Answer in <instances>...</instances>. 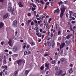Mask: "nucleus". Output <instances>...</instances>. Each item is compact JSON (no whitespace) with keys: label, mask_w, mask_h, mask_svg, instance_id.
<instances>
[{"label":"nucleus","mask_w":76,"mask_h":76,"mask_svg":"<svg viewBox=\"0 0 76 76\" xmlns=\"http://www.w3.org/2000/svg\"><path fill=\"white\" fill-rule=\"evenodd\" d=\"M61 14L60 15L61 18H62L63 16V14L64 13L65 10H66V7H64V5H63L61 8Z\"/></svg>","instance_id":"obj_1"},{"label":"nucleus","mask_w":76,"mask_h":76,"mask_svg":"<svg viewBox=\"0 0 76 76\" xmlns=\"http://www.w3.org/2000/svg\"><path fill=\"white\" fill-rule=\"evenodd\" d=\"M71 42V40H69L68 41L67 40H66L65 42L66 43V46H68L69 44H70V42Z\"/></svg>","instance_id":"obj_2"},{"label":"nucleus","mask_w":76,"mask_h":76,"mask_svg":"<svg viewBox=\"0 0 76 76\" xmlns=\"http://www.w3.org/2000/svg\"><path fill=\"white\" fill-rule=\"evenodd\" d=\"M18 48H17V47H14L13 48V51H14V52H16L18 51Z\"/></svg>","instance_id":"obj_3"},{"label":"nucleus","mask_w":76,"mask_h":76,"mask_svg":"<svg viewBox=\"0 0 76 76\" xmlns=\"http://www.w3.org/2000/svg\"><path fill=\"white\" fill-rule=\"evenodd\" d=\"M8 10L9 12H12V7L10 6H9L8 7Z\"/></svg>","instance_id":"obj_4"},{"label":"nucleus","mask_w":76,"mask_h":76,"mask_svg":"<svg viewBox=\"0 0 76 76\" xmlns=\"http://www.w3.org/2000/svg\"><path fill=\"white\" fill-rule=\"evenodd\" d=\"M7 17H8V14H4L3 16V18L4 19H6Z\"/></svg>","instance_id":"obj_5"},{"label":"nucleus","mask_w":76,"mask_h":76,"mask_svg":"<svg viewBox=\"0 0 76 76\" xmlns=\"http://www.w3.org/2000/svg\"><path fill=\"white\" fill-rule=\"evenodd\" d=\"M53 12L54 13H58H58H60V10H59V9L58 8L57 10H55Z\"/></svg>","instance_id":"obj_6"},{"label":"nucleus","mask_w":76,"mask_h":76,"mask_svg":"<svg viewBox=\"0 0 76 76\" xmlns=\"http://www.w3.org/2000/svg\"><path fill=\"white\" fill-rule=\"evenodd\" d=\"M73 36V34H70L67 35L66 36V38L67 39H69L70 37H72Z\"/></svg>","instance_id":"obj_7"},{"label":"nucleus","mask_w":76,"mask_h":76,"mask_svg":"<svg viewBox=\"0 0 76 76\" xmlns=\"http://www.w3.org/2000/svg\"><path fill=\"white\" fill-rule=\"evenodd\" d=\"M17 63L18 64L19 66H20V64H22V61L19 60L17 61Z\"/></svg>","instance_id":"obj_8"},{"label":"nucleus","mask_w":76,"mask_h":76,"mask_svg":"<svg viewBox=\"0 0 76 76\" xmlns=\"http://www.w3.org/2000/svg\"><path fill=\"white\" fill-rule=\"evenodd\" d=\"M18 4L20 7H23V6L22 4V3H21V2H19Z\"/></svg>","instance_id":"obj_9"},{"label":"nucleus","mask_w":76,"mask_h":76,"mask_svg":"<svg viewBox=\"0 0 76 76\" xmlns=\"http://www.w3.org/2000/svg\"><path fill=\"white\" fill-rule=\"evenodd\" d=\"M64 45H65V43L64 42L63 43H62L61 45L60 46V48L61 49L62 48H63L64 46Z\"/></svg>","instance_id":"obj_10"},{"label":"nucleus","mask_w":76,"mask_h":76,"mask_svg":"<svg viewBox=\"0 0 76 76\" xmlns=\"http://www.w3.org/2000/svg\"><path fill=\"white\" fill-rule=\"evenodd\" d=\"M12 39H10L9 40V41L8 42V44L11 47H12Z\"/></svg>","instance_id":"obj_11"},{"label":"nucleus","mask_w":76,"mask_h":76,"mask_svg":"<svg viewBox=\"0 0 76 76\" xmlns=\"http://www.w3.org/2000/svg\"><path fill=\"white\" fill-rule=\"evenodd\" d=\"M13 24L14 26H15L17 25V21L15 20L13 22Z\"/></svg>","instance_id":"obj_12"},{"label":"nucleus","mask_w":76,"mask_h":76,"mask_svg":"<svg viewBox=\"0 0 76 76\" xmlns=\"http://www.w3.org/2000/svg\"><path fill=\"white\" fill-rule=\"evenodd\" d=\"M60 61L62 62H64L66 61V59L64 58H62L60 59Z\"/></svg>","instance_id":"obj_13"},{"label":"nucleus","mask_w":76,"mask_h":76,"mask_svg":"<svg viewBox=\"0 0 76 76\" xmlns=\"http://www.w3.org/2000/svg\"><path fill=\"white\" fill-rule=\"evenodd\" d=\"M4 24L2 23H0V29L3 27Z\"/></svg>","instance_id":"obj_14"},{"label":"nucleus","mask_w":76,"mask_h":76,"mask_svg":"<svg viewBox=\"0 0 76 76\" xmlns=\"http://www.w3.org/2000/svg\"><path fill=\"white\" fill-rule=\"evenodd\" d=\"M29 70L28 69V70H26L25 72V74L26 75H27L28 74V73H29Z\"/></svg>","instance_id":"obj_15"},{"label":"nucleus","mask_w":76,"mask_h":76,"mask_svg":"<svg viewBox=\"0 0 76 76\" xmlns=\"http://www.w3.org/2000/svg\"><path fill=\"white\" fill-rule=\"evenodd\" d=\"M36 35H37L39 37H42L41 35H39V33H36Z\"/></svg>","instance_id":"obj_16"},{"label":"nucleus","mask_w":76,"mask_h":76,"mask_svg":"<svg viewBox=\"0 0 76 76\" xmlns=\"http://www.w3.org/2000/svg\"><path fill=\"white\" fill-rule=\"evenodd\" d=\"M45 66L46 67L49 68V65H48V64L47 63H45Z\"/></svg>","instance_id":"obj_17"},{"label":"nucleus","mask_w":76,"mask_h":76,"mask_svg":"<svg viewBox=\"0 0 76 76\" xmlns=\"http://www.w3.org/2000/svg\"><path fill=\"white\" fill-rule=\"evenodd\" d=\"M38 27L36 26L34 28V30H36L37 32H38Z\"/></svg>","instance_id":"obj_18"},{"label":"nucleus","mask_w":76,"mask_h":76,"mask_svg":"<svg viewBox=\"0 0 76 76\" xmlns=\"http://www.w3.org/2000/svg\"><path fill=\"white\" fill-rule=\"evenodd\" d=\"M31 44V45L33 46L35 44V43L33 42H32L30 43Z\"/></svg>","instance_id":"obj_19"},{"label":"nucleus","mask_w":76,"mask_h":76,"mask_svg":"<svg viewBox=\"0 0 76 76\" xmlns=\"http://www.w3.org/2000/svg\"><path fill=\"white\" fill-rule=\"evenodd\" d=\"M73 72V70H72V68H71L69 70V73H72Z\"/></svg>","instance_id":"obj_20"},{"label":"nucleus","mask_w":76,"mask_h":76,"mask_svg":"<svg viewBox=\"0 0 76 76\" xmlns=\"http://www.w3.org/2000/svg\"><path fill=\"white\" fill-rule=\"evenodd\" d=\"M3 63L4 64H6V59H4L3 60Z\"/></svg>","instance_id":"obj_21"},{"label":"nucleus","mask_w":76,"mask_h":76,"mask_svg":"<svg viewBox=\"0 0 76 76\" xmlns=\"http://www.w3.org/2000/svg\"><path fill=\"white\" fill-rule=\"evenodd\" d=\"M30 5H31L33 6V7H36V5H35L33 3L31 4Z\"/></svg>","instance_id":"obj_22"},{"label":"nucleus","mask_w":76,"mask_h":76,"mask_svg":"<svg viewBox=\"0 0 76 76\" xmlns=\"http://www.w3.org/2000/svg\"><path fill=\"white\" fill-rule=\"evenodd\" d=\"M40 1V3H42V4H45V2H44L43 1V0H41Z\"/></svg>","instance_id":"obj_23"},{"label":"nucleus","mask_w":76,"mask_h":76,"mask_svg":"<svg viewBox=\"0 0 76 76\" xmlns=\"http://www.w3.org/2000/svg\"><path fill=\"white\" fill-rule=\"evenodd\" d=\"M54 45H55V43H54V41H53L52 42V46L53 47H54Z\"/></svg>","instance_id":"obj_24"},{"label":"nucleus","mask_w":76,"mask_h":76,"mask_svg":"<svg viewBox=\"0 0 76 76\" xmlns=\"http://www.w3.org/2000/svg\"><path fill=\"white\" fill-rule=\"evenodd\" d=\"M58 4L59 6H60V5H61V4H63V2L61 1L60 2H59L58 3Z\"/></svg>","instance_id":"obj_25"},{"label":"nucleus","mask_w":76,"mask_h":76,"mask_svg":"<svg viewBox=\"0 0 76 76\" xmlns=\"http://www.w3.org/2000/svg\"><path fill=\"white\" fill-rule=\"evenodd\" d=\"M48 45L49 47H50V45H51V43L49 41L48 42Z\"/></svg>","instance_id":"obj_26"},{"label":"nucleus","mask_w":76,"mask_h":76,"mask_svg":"<svg viewBox=\"0 0 76 76\" xmlns=\"http://www.w3.org/2000/svg\"><path fill=\"white\" fill-rule=\"evenodd\" d=\"M51 20H52L51 19V18H50L48 20H49L48 22V23H50V22H51Z\"/></svg>","instance_id":"obj_27"},{"label":"nucleus","mask_w":76,"mask_h":76,"mask_svg":"<svg viewBox=\"0 0 76 76\" xmlns=\"http://www.w3.org/2000/svg\"><path fill=\"white\" fill-rule=\"evenodd\" d=\"M13 56L14 57H18V54H15L13 55Z\"/></svg>","instance_id":"obj_28"},{"label":"nucleus","mask_w":76,"mask_h":76,"mask_svg":"<svg viewBox=\"0 0 76 76\" xmlns=\"http://www.w3.org/2000/svg\"><path fill=\"white\" fill-rule=\"evenodd\" d=\"M70 29L71 31H73V28H72V26H70Z\"/></svg>","instance_id":"obj_29"},{"label":"nucleus","mask_w":76,"mask_h":76,"mask_svg":"<svg viewBox=\"0 0 76 76\" xmlns=\"http://www.w3.org/2000/svg\"><path fill=\"white\" fill-rule=\"evenodd\" d=\"M15 76H16L17 75V71H15L14 72Z\"/></svg>","instance_id":"obj_30"},{"label":"nucleus","mask_w":76,"mask_h":76,"mask_svg":"<svg viewBox=\"0 0 76 76\" xmlns=\"http://www.w3.org/2000/svg\"><path fill=\"white\" fill-rule=\"evenodd\" d=\"M34 22L35 23H37V22H38V21H37L36 20H34Z\"/></svg>","instance_id":"obj_31"},{"label":"nucleus","mask_w":76,"mask_h":76,"mask_svg":"<svg viewBox=\"0 0 76 76\" xmlns=\"http://www.w3.org/2000/svg\"><path fill=\"white\" fill-rule=\"evenodd\" d=\"M40 69H41V70H43V69H44V66H42L40 67Z\"/></svg>","instance_id":"obj_32"},{"label":"nucleus","mask_w":76,"mask_h":76,"mask_svg":"<svg viewBox=\"0 0 76 76\" xmlns=\"http://www.w3.org/2000/svg\"><path fill=\"white\" fill-rule=\"evenodd\" d=\"M24 55H26L27 54V51H25L24 53Z\"/></svg>","instance_id":"obj_33"},{"label":"nucleus","mask_w":76,"mask_h":76,"mask_svg":"<svg viewBox=\"0 0 76 76\" xmlns=\"http://www.w3.org/2000/svg\"><path fill=\"white\" fill-rule=\"evenodd\" d=\"M12 13L13 15H14V14H15V11H14V10L13 9L12 10Z\"/></svg>","instance_id":"obj_34"},{"label":"nucleus","mask_w":76,"mask_h":76,"mask_svg":"<svg viewBox=\"0 0 76 76\" xmlns=\"http://www.w3.org/2000/svg\"><path fill=\"white\" fill-rule=\"evenodd\" d=\"M44 56L45 57H46V56H48V54H45V55H44Z\"/></svg>","instance_id":"obj_35"},{"label":"nucleus","mask_w":76,"mask_h":76,"mask_svg":"<svg viewBox=\"0 0 76 76\" xmlns=\"http://www.w3.org/2000/svg\"><path fill=\"white\" fill-rule=\"evenodd\" d=\"M35 10V8H32V11H34V10Z\"/></svg>","instance_id":"obj_36"},{"label":"nucleus","mask_w":76,"mask_h":76,"mask_svg":"<svg viewBox=\"0 0 76 76\" xmlns=\"http://www.w3.org/2000/svg\"><path fill=\"white\" fill-rule=\"evenodd\" d=\"M2 73H3V72H1L0 73L1 76H3V75H2Z\"/></svg>","instance_id":"obj_37"},{"label":"nucleus","mask_w":76,"mask_h":76,"mask_svg":"<svg viewBox=\"0 0 76 76\" xmlns=\"http://www.w3.org/2000/svg\"><path fill=\"white\" fill-rule=\"evenodd\" d=\"M72 23H76V21H73L72 22Z\"/></svg>","instance_id":"obj_38"},{"label":"nucleus","mask_w":76,"mask_h":76,"mask_svg":"<svg viewBox=\"0 0 76 76\" xmlns=\"http://www.w3.org/2000/svg\"><path fill=\"white\" fill-rule=\"evenodd\" d=\"M1 56H0V62L2 60V59H1Z\"/></svg>","instance_id":"obj_39"},{"label":"nucleus","mask_w":76,"mask_h":76,"mask_svg":"<svg viewBox=\"0 0 76 76\" xmlns=\"http://www.w3.org/2000/svg\"><path fill=\"white\" fill-rule=\"evenodd\" d=\"M1 44L3 45L4 44V42L3 41L1 42Z\"/></svg>","instance_id":"obj_40"},{"label":"nucleus","mask_w":76,"mask_h":76,"mask_svg":"<svg viewBox=\"0 0 76 76\" xmlns=\"http://www.w3.org/2000/svg\"><path fill=\"white\" fill-rule=\"evenodd\" d=\"M4 51H5V52H7V53L9 52V51H8V50H5Z\"/></svg>","instance_id":"obj_41"},{"label":"nucleus","mask_w":76,"mask_h":76,"mask_svg":"<svg viewBox=\"0 0 76 76\" xmlns=\"http://www.w3.org/2000/svg\"><path fill=\"white\" fill-rule=\"evenodd\" d=\"M40 26L42 25V23L41 24L40 23H39L38 24Z\"/></svg>","instance_id":"obj_42"},{"label":"nucleus","mask_w":76,"mask_h":76,"mask_svg":"<svg viewBox=\"0 0 76 76\" xmlns=\"http://www.w3.org/2000/svg\"><path fill=\"white\" fill-rule=\"evenodd\" d=\"M60 44L59 43H57V46H58H58H60Z\"/></svg>","instance_id":"obj_43"},{"label":"nucleus","mask_w":76,"mask_h":76,"mask_svg":"<svg viewBox=\"0 0 76 76\" xmlns=\"http://www.w3.org/2000/svg\"><path fill=\"white\" fill-rule=\"evenodd\" d=\"M60 32H61L60 31H58V35H60Z\"/></svg>","instance_id":"obj_44"},{"label":"nucleus","mask_w":76,"mask_h":76,"mask_svg":"<svg viewBox=\"0 0 76 76\" xmlns=\"http://www.w3.org/2000/svg\"><path fill=\"white\" fill-rule=\"evenodd\" d=\"M39 9H41V6L40 5H39Z\"/></svg>","instance_id":"obj_45"},{"label":"nucleus","mask_w":76,"mask_h":76,"mask_svg":"<svg viewBox=\"0 0 76 76\" xmlns=\"http://www.w3.org/2000/svg\"><path fill=\"white\" fill-rule=\"evenodd\" d=\"M51 35L50 36L51 37H53V33H51Z\"/></svg>","instance_id":"obj_46"},{"label":"nucleus","mask_w":76,"mask_h":76,"mask_svg":"<svg viewBox=\"0 0 76 76\" xmlns=\"http://www.w3.org/2000/svg\"><path fill=\"white\" fill-rule=\"evenodd\" d=\"M4 1V0H0V2H1V3H2Z\"/></svg>","instance_id":"obj_47"},{"label":"nucleus","mask_w":76,"mask_h":76,"mask_svg":"<svg viewBox=\"0 0 76 76\" xmlns=\"http://www.w3.org/2000/svg\"><path fill=\"white\" fill-rule=\"evenodd\" d=\"M69 15V14H66V17L67 18H68V16Z\"/></svg>","instance_id":"obj_48"},{"label":"nucleus","mask_w":76,"mask_h":76,"mask_svg":"<svg viewBox=\"0 0 76 76\" xmlns=\"http://www.w3.org/2000/svg\"><path fill=\"white\" fill-rule=\"evenodd\" d=\"M73 16H75V18H76V13H74L73 14Z\"/></svg>","instance_id":"obj_49"},{"label":"nucleus","mask_w":76,"mask_h":76,"mask_svg":"<svg viewBox=\"0 0 76 76\" xmlns=\"http://www.w3.org/2000/svg\"><path fill=\"white\" fill-rule=\"evenodd\" d=\"M36 1H37V2H38V3H39V1L38 0H36Z\"/></svg>","instance_id":"obj_50"},{"label":"nucleus","mask_w":76,"mask_h":76,"mask_svg":"<svg viewBox=\"0 0 76 76\" xmlns=\"http://www.w3.org/2000/svg\"><path fill=\"white\" fill-rule=\"evenodd\" d=\"M55 70H58V67H56L55 69Z\"/></svg>","instance_id":"obj_51"},{"label":"nucleus","mask_w":76,"mask_h":76,"mask_svg":"<svg viewBox=\"0 0 76 76\" xmlns=\"http://www.w3.org/2000/svg\"><path fill=\"white\" fill-rule=\"evenodd\" d=\"M59 72H60V73H62V72L61 70H60Z\"/></svg>","instance_id":"obj_52"},{"label":"nucleus","mask_w":76,"mask_h":76,"mask_svg":"<svg viewBox=\"0 0 76 76\" xmlns=\"http://www.w3.org/2000/svg\"><path fill=\"white\" fill-rule=\"evenodd\" d=\"M46 27H47V28L48 27V23H47V24H46Z\"/></svg>","instance_id":"obj_53"},{"label":"nucleus","mask_w":76,"mask_h":76,"mask_svg":"<svg viewBox=\"0 0 76 76\" xmlns=\"http://www.w3.org/2000/svg\"><path fill=\"white\" fill-rule=\"evenodd\" d=\"M31 25H34V22H31Z\"/></svg>","instance_id":"obj_54"},{"label":"nucleus","mask_w":76,"mask_h":76,"mask_svg":"<svg viewBox=\"0 0 76 76\" xmlns=\"http://www.w3.org/2000/svg\"><path fill=\"white\" fill-rule=\"evenodd\" d=\"M29 22L28 21H27V23H26V24L27 25H29Z\"/></svg>","instance_id":"obj_55"},{"label":"nucleus","mask_w":76,"mask_h":76,"mask_svg":"<svg viewBox=\"0 0 76 76\" xmlns=\"http://www.w3.org/2000/svg\"><path fill=\"white\" fill-rule=\"evenodd\" d=\"M58 73V72L56 71L55 73V75L56 76V75H57Z\"/></svg>","instance_id":"obj_56"},{"label":"nucleus","mask_w":76,"mask_h":76,"mask_svg":"<svg viewBox=\"0 0 76 76\" xmlns=\"http://www.w3.org/2000/svg\"><path fill=\"white\" fill-rule=\"evenodd\" d=\"M5 69H7V65H6L5 66H4Z\"/></svg>","instance_id":"obj_57"},{"label":"nucleus","mask_w":76,"mask_h":76,"mask_svg":"<svg viewBox=\"0 0 76 76\" xmlns=\"http://www.w3.org/2000/svg\"><path fill=\"white\" fill-rule=\"evenodd\" d=\"M47 68L45 69V70H48V69H49V68H48L47 67H46Z\"/></svg>","instance_id":"obj_58"},{"label":"nucleus","mask_w":76,"mask_h":76,"mask_svg":"<svg viewBox=\"0 0 76 76\" xmlns=\"http://www.w3.org/2000/svg\"><path fill=\"white\" fill-rule=\"evenodd\" d=\"M5 73L6 75H7V72L6 71V72H5Z\"/></svg>","instance_id":"obj_59"},{"label":"nucleus","mask_w":76,"mask_h":76,"mask_svg":"<svg viewBox=\"0 0 76 76\" xmlns=\"http://www.w3.org/2000/svg\"><path fill=\"white\" fill-rule=\"evenodd\" d=\"M69 13H70V14H72V12L70 11L69 12Z\"/></svg>","instance_id":"obj_60"},{"label":"nucleus","mask_w":76,"mask_h":76,"mask_svg":"<svg viewBox=\"0 0 76 76\" xmlns=\"http://www.w3.org/2000/svg\"><path fill=\"white\" fill-rule=\"evenodd\" d=\"M55 63V61H53L52 62V64H54Z\"/></svg>","instance_id":"obj_61"},{"label":"nucleus","mask_w":76,"mask_h":76,"mask_svg":"<svg viewBox=\"0 0 76 76\" xmlns=\"http://www.w3.org/2000/svg\"><path fill=\"white\" fill-rule=\"evenodd\" d=\"M37 20H40V18H37Z\"/></svg>","instance_id":"obj_62"},{"label":"nucleus","mask_w":76,"mask_h":76,"mask_svg":"<svg viewBox=\"0 0 76 76\" xmlns=\"http://www.w3.org/2000/svg\"><path fill=\"white\" fill-rule=\"evenodd\" d=\"M40 31L41 32H42V29L41 28L40 29Z\"/></svg>","instance_id":"obj_63"},{"label":"nucleus","mask_w":76,"mask_h":76,"mask_svg":"<svg viewBox=\"0 0 76 76\" xmlns=\"http://www.w3.org/2000/svg\"><path fill=\"white\" fill-rule=\"evenodd\" d=\"M61 74V73H60V72H58V75H60Z\"/></svg>","instance_id":"obj_64"}]
</instances>
